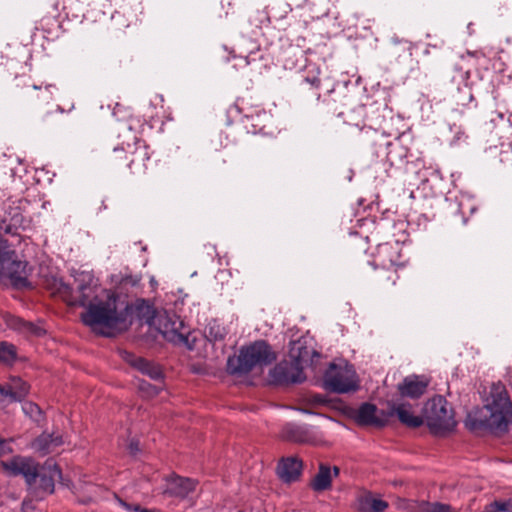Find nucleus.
Here are the masks:
<instances>
[{
	"mask_svg": "<svg viewBox=\"0 0 512 512\" xmlns=\"http://www.w3.org/2000/svg\"><path fill=\"white\" fill-rule=\"evenodd\" d=\"M358 508L361 512H384L388 508V503L371 494H366L359 498Z\"/></svg>",
	"mask_w": 512,
	"mask_h": 512,
	"instance_id": "obj_25",
	"label": "nucleus"
},
{
	"mask_svg": "<svg viewBox=\"0 0 512 512\" xmlns=\"http://www.w3.org/2000/svg\"><path fill=\"white\" fill-rule=\"evenodd\" d=\"M469 209H470L471 213H473L475 211V207L474 206H470Z\"/></svg>",
	"mask_w": 512,
	"mask_h": 512,
	"instance_id": "obj_51",
	"label": "nucleus"
},
{
	"mask_svg": "<svg viewBox=\"0 0 512 512\" xmlns=\"http://www.w3.org/2000/svg\"><path fill=\"white\" fill-rule=\"evenodd\" d=\"M281 437L295 443H308L312 440L310 426L307 424L287 423L283 426Z\"/></svg>",
	"mask_w": 512,
	"mask_h": 512,
	"instance_id": "obj_17",
	"label": "nucleus"
},
{
	"mask_svg": "<svg viewBox=\"0 0 512 512\" xmlns=\"http://www.w3.org/2000/svg\"><path fill=\"white\" fill-rule=\"evenodd\" d=\"M405 508L411 512H455L449 504L424 500L407 501Z\"/></svg>",
	"mask_w": 512,
	"mask_h": 512,
	"instance_id": "obj_23",
	"label": "nucleus"
},
{
	"mask_svg": "<svg viewBox=\"0 0 512 512\" xmlns=\"http://www.w3.org/2000/svg\"><path fill=\"white\" fill-rule=\"evenodd\" d=\"M319 74L320 68L317 65L309 62L305 65V76L303 80L314 88H325L326 93H331L334 90V88H330V83L328 80L320 79Z\"/></svg>",
	"mask_w": 512,
	"mask_h": 512,
	"instance_id": "obj_24",
	"label": "nucleus"
},
{
	"mask_svg": "<svg viewBox=\"0 0 512 512\" xmlns=\"http://www.w3.org/2000/svg\"><path fill=\"white\" fill-rule=\"evenodd\" d=\"M302 469V460L297 457H287L279 462L277 473L282 481L290 483L299 479Z\"/></svg>",
	"mask_w": 512,
	"mask_h": 512,
	"instance_id": "obj_16",
	"label": "nucleus"
},
{
	"mask_svg": "<svg viewBox=\"0 0 512 512\" xmlns=\"http://www.w3.org/2000/svg\"><path fill=\"white\" fill-rule=\"evenodd\" d=\"M378 409L376 405L365 402L360 405L357 411L356 419L362 425H372L383 427L386 425V419L377 415Z\"/></svg>",
	"mask_w": 512,
	"mask_h": 512,
	"instance_id": "obj_19",
	"label": "nucleus"
},
{
	"mask_svg": "<svg viewBox=\"0 0 512 512\" xmlns=\"http://www.w3.org/2000/svg\"><path fill=\"white\" fill-rule=\"evenodd\" d=\"M122 358L129 363L132 367L140 371L142 374L147 375L152 380H161L163 373L161 369L154 363L134 355L133 353L124 351L122 352Z\"/></svg>",
	"mask_w": 512,
	"mask_h": 512,
	"instance_id": "obj_14",
	"label": "nucleus"
},
{
	"mask_svg": "<svg viewBox=\"0 0 512 512\" xmlns=\"http://www.w3.org/2000/svg\"><path fill=\"white\" fill-rule=\"evenodd\" d=\"M54 285L58 293L66 296L71 293V288L68 284H66L62 279H55Z\"/></svg>",
	"mask_w": 512,
	"mask_h": 512,
	"instance_id": "obj_37",
	"label": "nucleus"
},
{
	"mask_svg": "<svg viewBox=\"0 0 512 512\" xmlns=\"http://www.w3.org/2000/svg\"><path fill=\"white\" fill-rule=\"evenodd\" d=\"M458 212H459L460 214H462V215H464V213H465V212H464V205H463V203H462V202H460V203H459V205H458Z\"/></svg>",
	"mask_w": 512,
	"mask_h": 512,
	"instance_id": "obj_47",
	"label": "nucleus"
},
{
	"mask_svg": "<svg viewBox=\"0 0 512 512\" xmlns=\"http://www.w3.org/2000/svg\"><path fill=\"white\" fill-rule=\"evenodd\" d=\"M117 502L119 503V505H120L121 507H123V508H124V509H126L127 511L134 512V511H133V508H134L136 505L129 504V503L125 502L124 500L120 499V498H117Z\"/></svg>",
	"mask_w": 512,
	"mask_h": 512,
	"instance_id": "obj_42",
	"label": "nucleus"
},
{
	"mask_svg": "<svg viewBox=\"0 0 512 512\" xmlns=\"http://www.w3.org/2000/svg\"><path fill=\"white\" fill-rule=\"evenodd\" d=\"M196 484L193 479L175 476L168 482L167 492L172 496L185 498L194 491Z\"/></svg>",
	"mask_w": 512,
	"mask_h": 512,
	"instance_id": "obj_21",
	"label": "nucleus"
},
{
	"mask_svg": "<svg viewBox=\"0 0 512 512\" xmlns=\"http://www.w3.org/2000/svg\"><path fill=\"white\" fill-rule=\"evenodd\" d=\"M157 329L169 342L193 350L195 339H190V329L175 313L164 311L157 316Z\"/></svg>",
	"mask_w": 512,
	"mask_h": 512,
	"instance_id": "obj_5",
	"label": "nucleus"
},
{
	"mask_svg": "<svg viewBox=\"0 0 512 512\" xmlns=\"http://www.w3.org/2000/svg\"><path fill=\"white\" fill-rule=\"evenodd\" d=\"M389 249V245L388 244H381L379 245V251L382 252V251H387Z\"/></svg>",
	"mask_w": 512,
	"mask_h": 512,
	"instance_id": "obj_45",
	"label": "nucleus"
},
{
	"mask_svg": "<svg viewBox=\"0 0 512 512\" xmlns=\"http://www.w3.org/2000/svg\"><path fill=\"white\" fill-rule=\"evenodd\" d=\"M491 401L487 404L495 413H501L504 419L512 415V403L505 386L498 382L493 384L490 391Z\"/></svg>",
	"mask_w": 512,
	"mask_h": 512,
	"instance_id": "obj_12",
	"label": "nucleus"
},
{
	"mask_svg": "<svg viewBox=\"0 0 512 512\" xmlns=\"http://www.w3.org/2000/svg\"><path fill=\"white\" fill-rule=\"evenodd\" d=\"M128 450L132 456H136L140 452L139 442L136 440H131L128 445Z\"/></svg>",
	"mask_w": 512,
	"mask_h": 512,
	"instance_id": "obj_40",
	"label": "nucleus"
},
{
	"mask_svg": "<svg viewBox=\"0 0 512 512\" xmlns=\"http://www.w3.org/2000/svg\"><path fill=\"white\" fill-rule=\"evenodd\" d=\"M73 277L77 283V292L79 294L76 303L81 307H85L95 296H98L96 294L98 280L91 271H75Z\"/></svg>",
	"mask_w": 512,
	"mask_h": 512,
	"instance_id": "obj_10",
	"label": "nucleus"
},
{
	"mask_svg": "<svg viewBox=\"0 0 512 512\" xmlns=\"http://www.w3.org/2000/svg\"><path fill=\"white\" fill-rule=\"evenodd\" d=\"M302 411H303V413H306V414H315L314 412L307 410V409H303Z\"/></svg>",
	"mask_w": 512,
	"mask_h": 512,
	"instance_id": "obj_49",
	"label": "nucleus"
},
{
	"mask_svg": "<svg viewBox=\"0 0 512 512\" xmlns=\"http://www.w3.org/2000/svg\"><path fill=\"white\" fill-rule=\"evenodd\" d=\"M227 331L217 320H211L204 330L205 338L212 344L223 343Z\"/></svg>",
	"mask_w": 512,
	"mask_h": 512,
	"instance_id": "obj_27",
	"label": "nucleus"
},
{
	"mask_svg": "<svg viewBox=\"0 0 512 512\" xmlns=\"http://www.w3.org/2000/svg\"><path fill=\"white\" fill-rule=\"evenodd\" d=\"M52 89H56L54 85H46L45 87V91L48 92L49 94H52Z\"/></svg>",
	"mask_w": 512,
	"mask_h": 512,
	"instance_id": "obj_46",
	"label": "nucleus"
},
{
	"mask_svg": "<svg viewBox=\"0 0 512 512\" xmlns=\"http://www.w3.org/2000/svg\"><path fill=\"white\" fill-rule=\"evenodd\" d=\"M61 477V470L57 464L46 461L40 468L36 464V477L31 485H27L35 496L43 499L46 495L52 494L55 489V479Z\"/></svg>",
	"mask_w": 512,
	"mask_h": 512,
	"instance_id": "obj_7",
	"label": "nucleus"
},
{
	"mask_svg": "<svg viewBox=\"0 0 512 512\" xmlns=\"http://www.w3.org/2000/svg\"><path fill=\"white\" fill-rule=\"evenodd\" d=\"M42 98H43V100H47L49 98V96H43Z\"/></svg>",
	"mask_w": 512,
	"mask_h": 512,
	"instance_id": "obj_56",
	"label": "nucleus"
},
{
	"mask_svg": "<svg viewBox=\"0 0 512 512\" xmlns=\"http://www.w3.org/2000/svg\"><path fill=\"white\" fill-rule=\"evenodd\" d=\"M33 88H34V89H41V87H40V86H37V85H33Z\"/></svg>",
	"mask_w": 512,
	"mask_h": 512,
	"instance_id": "obj_53",
	"label": "nucleus"
},
{
	"mask_svg": "<svg viewBox=\"0 0 512 512\" xmlns=\"http://www.w3.org/2000/svg\"><path fill=\"white\" fill-rule=\"evenodd\" d=\"M508 420L501 416V413H495L486 404L482 407H474L470 410L465 419V426L471 430H505Z\"/></svg>",
	"mask_w": 512,
	"mask_h": 512,
	"instance_id": "obj_6",
	"label": "nucleus"
},
{
	"mask_svg": "<svg viewBox=\"0 0 512 512\" xmlns=\"http://www.w3.org/2000/svg\"><path fill=\"white\" fill-rule=\"evenodd\" d=\"M103 292L87 303L81 320L96 334L114 337L131 325L134 307L127 297L115 291Z\"/></svg>",
	"mask_w": 512,
	"mask_h": 512,
	"instance_id": "obj_1",
	"label": "nucleus"
},
{
	"mask_svg": "<svg viewBox=\"0 0 512 512\" xmlns=\"http://www.w3.org/2000/svg\"><path fill=\"white\" fill-rule=\"evenodd\" d=\"M323 383L326 390L338 394L355 392L359 388L354 366L345 360L329 364L323 376Z\"/></svg>",
	"mask_w": 512,
	"mask_h": 512,
	"instance_id": "obj_3",
	"label": "nucleus"
},
{
	"mask_svg": "<svg viewBox=\"0 0 512 512\" xmlns=\"http://www.w3.org/2000/svg\"><path fill=\"white\" fill-rule=\"evenodd\" d=\"M29 393V385L19 377H12L9 383L0 385V396L8 403L22 402Z\"/></svg>",
	"mask_w": 512,
	"mask_h": 512,
	"instance_id": "obj_13",
	"label": "nucleus"
},
{
	"mask_svg": "<svg viewBox=\"0 0 512 512\" xmlns=\"http://www.w3.org/2000/svg\"><path fill=\"white\" fill-rule=\"evenodd\" d=\"M428 381L417 375H410L398 384V391L402 397L411 399L420 398L426 391Z\"/></svg>",
	"mask_w": 512,
	"mask_h": 512,
	"instance_id": "obj_15",
	"label": "nucleus"
},
{
	"mask_svg": "<svg viewBox=\"0 0 512 512\" xmlns=\"http://www.w3.org/2000/svg\"><path fill=\"white\" fill-rule=\"evenodd\" d=\"M463 223H464V224H466V223H467V218H465L464 216H463Z\"/></svg>",
	"mask_w": 512,
	"mask_h": 512,
	"instance_id": "obj_54",
	"label": "nucleus"
},
{
	"mask_svg": "<svg viewBox=\"0 0 512 512\" xmlns=\"http://www.w3.org/2000/svg\"><path fill=\"white\" fill-rule=\"evenodd\" d=\"M391 410L393 414L397 415L400 422L408 427L418 428L424 423V420L421 416L414 415L412 412V406L410 404H393Z\"/></svg>",
	"mask_w": 512,
	"mask_h": 512,
	"instance_id": "obj_20",
	"label": "nucleus"
},
{
	"mask_svg": "<svg viewBox=\"0 0 512 512\" xmlns=\"http://www.w3.org/2000/svg\"><path fill=\"white\" fill-rule=\"evenodd\" d=\"M15 252L9 248L8 241L0 238V271L12 263Z\"/></svg>",
	"mask_w": 512,
	"mask_h": 512,
	"instance_id": "obj_31",
	"label": "nucleus"
},
{
	"mask_svg": "<svg viewBox=\"0 0 512 512\" xmlns=\"http://www.w3.org/2000/svg\"><path fill=\"white\" fill-rule=\"evenodd\" d=\"M133 511L134 512H157L155 510H150V509L142 508L141 506H135L133 508Z\"/></svg>",
	"mask_w": 512,
	"mask_h": 512,
	"instance_id": "obj_43",
	"label": "nucleus"
},
{
	"mask_svg": "<svg viewBox=\"0 0 512 512\" xmlns=\"http://www.w3.org/2000/svg\"><path fill=\"white\" fill-rule=\"evenodd\" d=\"M423 415L429 429L436 434L450 431L456 424L452 409L448 408L447 400L440 395L426 402Z\"/></svg>",
	"mask_w": 512,
	"mask_h": 512,
	"instance_id": "obj_4",
	"label": "nucleus"
},
{
	"mask_svg": "<svg viewBox=\"0 0 512 512\" xmlns=\"http://www.w3.org/2000/svg\"><path fill=\"white\" fill-rule=\"evenodd\" d=\"M473 100V94L471 92V89L467 86L464 88H460L458 90V98L457 101L461 105H468Z\"/></svg>",
	"mask_w": 512,
	"mask_h": 512,
	"instance_id": "obj_35",
	"label": "nucleus"
},
{
	"mask_svg": "<svg viewBox=\"0 0 512 512\" xmlns=\"http://www.w3.org/2000/svg\"><path fill=\"white\" fill-rule=\"evenodd\" d=\"M488 507L492 512H512V500H495Z\"/></svg>",
	"mask_w": 512,
	"mask_h": 512,
	"instance_id": "obj_33",
	"label": "nucleus"
},
{
	"mask_svg": "<svg viewBox=\"0 0 512 512\" xmlns=\"http://www.w3.org/2000/svg\"><path fill=\"white\" fill-rule=\"evenodd\" d=\"M151 388H152V390H153V393H157V390H156V388H155V387H151Z\"/></svg>",
	"mask_w": 512,
	"mask_h": 512,
	"instance_id": "obj_55",
	"label": "nucleus"
},
{
	"mask_svg": "<svg viewBox=\"0 0 512 512\" xmlns=\"http://www.w3.org/2000/svg\"><path fill=\"white\" fill-rule=\"evenodd\" d=\"M275 359L271 346L264 340H257L241 347L238 355L228 357L227 371L231 375H246L255 368L270 365Z\"/></svg>",
	"mask_w": 512,
	"mask_h": 512,
	"instance_id": "obj_2",
	"label": "nucleus"
},
{
	"mask_svg": "<svg viewBox=\"0 0 512 512\" xmlns=\"http://www.w3.org/2000/svg\"><path fill=\"white\" fill-rule=\"evenodd\" d=\"M448 129L451 134V137L449 138L450 146H462L467 143L468 135L462 125L457 123H448Z\"/></svg>",
	"mask_w": 512,
	"mask_h": 512,
	"instance_id": "obj_28",
	"label": "nucleus"
},
{
	"mask_svg": "<svg viewBox=\"0 0 512 512\" xmlns=\"http://www.w3.org/2000/svg\"><path fill=\"white\" fill-rule=\"evenodd\" d=\"M22 325L33 335L41 336L44 333V330L42 328L37 327L32 323H22Z\"/></svg>",
	"mask_w": 512,
	"mask_h": 512,
	"instance_id": "obj_38",
	"label": "nucleus"
},
{
	"mask_svg": "<svg viewBox=\"0 0 512 512\" xmlns=\"http://www.w3.org/2000/svg\"><path fill=\"white\" fill-rule=\"evenodd\" d=\"M23 412L33 420H38L41 414L39 406L33 402H25L22 405Z\"/></svg>",
	"mask_w": 512,
	"mask_h": 512,
	"instance_id": "obj_34",
	"label": "nucleus"
},
{
	"mask_svg": "<svg viewBox=\"0 0 512 512\" xmlns=\"http://www.w3.org/2000/svg\"><path fill=\"white\" fill-rule=\"evenodd\" d=\"M89 501H90V498H89V499H87V500H81L80 502H81V503H83V504H86V503H88Z\"/></svg>",
	"mask_w": 512,
	"mask_h": 512,
	"instance_id": "obj_50",
	"label": "nucleus"
},
{
	"mask_svg": "<svg viewBox=\"0 0 512 512\" xmlns=\"http://www.w3.org/2000/svg\"><path fill=\"white\" fill-rule=\"evenodd\" d=\"M32 449L41 454V455H47L50 452H52L53 448L51 445V435L50 433H42L39 435L31 444Z\"/></svg>",
	"mask_w": 512,
	"mask_h": 512,
	"instance_id": "obj_30",
	"label": "nucleus"
},
{
	"mask_svg": "<svg viewBox=\"0 0 512 512\" xmlns=\"http://www.w3.org/2000/svg\"><path fill=\"white\" fill-rule=\"evenodd\" d=\"M50 435H51V445H52L53 449L61 446L64 443L61 435H59V434L56 435L54 433H52Z\"/></svg>",
	"mask_w": 512,
	"mask_h": 512,
	"instance_id": "obj_41",
	"label": "nucleus"
},
{
	"mask_svg": "<svg viewBox=\"0 0 512 512\" xmlns=\"http://www.w3.org/2000/svg\"><path fill=\"white\" fill-rule=\"evenodd\" d=\"M16 358L15 347L7 342H0V362L12 363Z\"/></svg>",
	"mask_w": 512,
	"mask_h": 512,
	"instance_id": "obj_32",
	"label": "nucleus"
},
{
	"mask_svg": "<svg viewBox=\"0 0 512 512\" xmlns=\"http://www.w3.org/2000/svg\"><path fill=\"white\" fill-rule=\"evenodd\" d=\"M332 472L331 467L327 464L320 463L318 472L310 481V488L317 493L331 489Z\"/></svg>",
	"mask_w": 512,
	"mask_h": 512,
	"instance_id": "obj_22",
	"label": "nucleus"
},
{
	"mask_svg": "<svg viewBox=\"0 0 512 512\" xmlns=\"http://www.w3.org/2000/svg\"><path fill=\"white\" fill-rule=\"evenodd\" d=\"M26 266V262L15 259L0 271V275L8 277L15 287L26 288L30 285L26 276Z\"/></svg>",
	"mask_w": 512,
	"mask_h": 512,
	"instance_id": "obj_18",
	"label": "nucleus"
},
{
	"mask_svg": "<svg viewBox=\"0 0 512 512\" xmlns=\"http://www.w3.org/2000/svg\"><path fill=\"white\" fill-rule=\"evenodd\" d=\"M495 115H496V117H497L499 120H501V121H503V120H504L505 115H504L503 113H501V112H496V113H495Z\"/></svg>",
	"mask_w": 512,
	"mask_h": 512,
	"instance_id": "obj_48",
	"label": "nucleus"
},
{
	"mask_svg": "<svg viewBox=\"0 0 512 512\" xmlns=\"http://www.w3.org/2000/svg\"><path fill=\"white\" fill-rule=\"evenodd\" d=\"M289 359L306 368L314 364V359L319 358L320 354L312 345V338L301 336L297 340H292L289 345Z\"/></svg>",
	"mask_w": 512,
	"mask_h": 512,
	"instance_id": "obj_9",
	"label": "nucleus"
},
{
	"mask_svg": "<svg viewBox=\"0 0 512 512\" xmlns=\"http://www.w3.org/2000/svg\"><path fill=\"white\" fill-rule=\"evenodd\" d=\"M287 58L284 60V67L288 69L294 68H302V58L304 56V51L299 47H290L287 51Z\"/></svg>",
	"mask_w": 512,
	"mask_h": 512,
	"instance_id": "obj_29",
	"label": "nucleus"
},
{
	"mask_svg": "<svg viewBox=\"0 0 512 512\" xmlns=\"http://www.w3.org/2000/svg\"><path fill=\"white\" fill-rule=\"evenodd\" d=\"M3 469L10 476L22 475L27 485H31L36 477V463L28 457L15 456L2 462Z\"/></svg>",
	"mask_w": 512,
	"mask_h": 512,
	"instance_id": "obj_11",
	"label": "nucleus"
},
{
	"mask_svg": "<svg viewBox=\"0 0 512 512\" xmlns=\"http://www.w3.org/2000/svg\"><path fill=\"white\" fill-rule=\"evenodd\" d=\"M491 121L494 123H497V118L493 117V118H491Z\"/></svg>",
	"mask_w": 512,
	"mask_h": 512,
	"instance_id": "obj_52",
	"label": "nucleus"
},
{
	"mask_svg": "<svg viewBox=\"0 0 512 512\" xmlns=\"http://www.w3.org/2000/svg\"><path fill=\"white\" fill-rule=\"evenodd\" d=\"M270 118L271 116L263 109H255L251 114L245 115L246 128H248L250 124L252 133L256 134L261 132Z\"/></svg>",
	"mask_w": 512,
	"mask_h": 512,
	"instance_id": "obj_26",
	"label": "nucleus"
},
{
	"mask_svg": "<svg viewBox=\"0 0 512 512\" xmlns=\"http://www.w3.org/2000/svg\"><path fill=\"white\" fill-rule=\"evenodd\" d=\"M269 376L276 385L300 384L306 380L304 368L291 359L277 363Z\"/></svg>",
	"mask_w": 512,
	"mask_h": 512,
	"instance_id": "obj_8",
	"label": "nucleus"
},
{
	"mask_svg": "<svg viewBox=\"0 0 512 512\" xmlns=\"http://www.w3.org/2000/svg\"><path fill=\"white\" fill-rule=\"evenodd\" d=\"M331 472H332V479L336 478L340 474V468L338 466H334L333 468H331Z\"/></svg>",
	"mask_w": 512,
	"mask_h": 512,
	"instance_id": "obj_44",
	"label": "nucleus"
},
{
	"mask_svg": "<svg viewBox=\"0 0 512 512\" xmlns=\"http://www.w3.org/2000/svg\"><path fill=\"white\" fill-rule=\"evenodd\" d=\"M141 278L137 275H125L120 280V288L127 290L129 287H136Z\"/></svg>",
	"mask_w": 512,
	"mask_h": 512,
	"instance_id": "obj_36",
	"label": "nucleus"
},
{
	"mask_svg": "<svg viewBox=\"0 0 512 512\" xmlns=\"http://www.w3.org/2000/svg\"><path fill=\"white\" fill-rule=\"evenodd\" d=\"M12 450L9 447L8 441L5 439L0 438V458L8 453H10Z\"/></svg>",
	"mask_w": 512,
	"mask_h": 512,
	"instance_id": "obj_39",
	"label": "nucleus"
}]
</instances>
